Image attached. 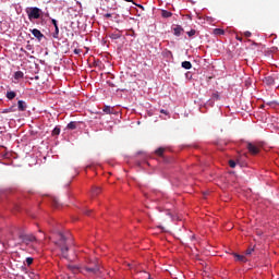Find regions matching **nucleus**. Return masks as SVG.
Wrapping results in <instances>:
<instances>
[{
  "mask_svg": "<svg viewBox=\"0 0 279 279\" xmlns=\"http://www.w3.org/2000/svg\"><path fill=\"white\" fill-rule=\"evenodd\" d=\"M155 154L157 156H162L165 154V148L163 147H159L158 149L155 150Z\"/></svg>",
  "mask_w": 279,
  "mask_h": 279,
  "instance_id": "nucleus-22",
  "label": "nucleus"
},
{
  "mask_svg": "<svg viewBox=\"0 0 279 279\" xmlns=\"http://www.w3.org/2000/svg\"><path fill=\"white\" fill-rule=\"evenodd\" d=\"M31 33L35 38H37V40H43V38H45V35L40 33V31H38L37 28L31 29Z\"/></svg>",
  "mask_w": 279,
  "mask_h": 279,
  "instance_id": "nucleus-8",
  "label": "nucleus"
},
{
  "mask_svg": "<svg viewBox=\"0 0 279 279\" xmlns=\"http://www.w3.org/2000/svg\"><path fill=\"white\" fill-rule=\"evenodd\" d=\"M57 236L58 241L54 242V245H58L63 258H69V245L66 244V236L62 232H59Z\"/></svg>",
  "mask_w": 279,
  "mask_h": 279,
  "instance_id": "nucleus-1",
  "label": "nucleus"
},
{
  "mask_svg": "<svg viewBox=\"0 0 279 279\" xmlns=\"http://www.w3.org/2000/svg\"><path fill=\"white\" fill-rule=\"evenodd\" d=\"M102 111L105 112V114H113L114 113L112 107H110V106H105L102 108Z\"/></svg>",
  "mask_w": 279,
  "mask_h": 279,
  "instance_id": "nucleus-14",
  "label": "nucleus"
},
{
  "mask_svg": "<svg viewBox=\"0 0 279 279\" xmlns=\"http://www.w3.org/2000/svg\"><path fill=\"white\" fill-rule=\"evenodd\" d=\"M52 136H60V128L56 126V128L52 130Z\"/></svg>",
  "mask_w": 279,
  "mask_h": 279,
  "instance_id": "nucleus-23",
  "label": "nucleus"
},
{
  "mask_svg": "<svg viewBox=\"0 0 279 279\" xmlns=\"http://www.w3.org/2000/svg\"><path fill=\"white\" fill-rule=\"evenodd\" d=\"M17 108H19L20 112H25V110H27V105L25 104V101L19 100Z\"/></svg>",
  "mask_w": 279,
  "mask_h": 279,
  "instance_id": "nucleus-9",
  "label": "nucleus"
},
{
  "mask_svg": "<svg viewBox=\"0 0 279 279\" xmlns=\"http://www.w3.org/2000/svg\"><path fill=\"white\" fill-rule=\"evenodd\" d=\"M173 32H174V36H181V35H182V32H184V28H182V26H180V25H177V26L173 28Z\"/></svg>",
  "mask_w": 279,
  "mask_h": 279,
  "instance_id": "nucleus-11",
  "label": "nucleus"
},
{
  "mask_svg": "<svg viewBox=\"0 0 279 279\" xmlns=\"http://www.w3.org/2000/svg\"><path fill=\"white\" fill-rule=\"evenodd\" d=\"M51 23H52V25H54V27H56V25H58V21L57 20H51Z\"/></svg>",
  "mask_w": 279,
  "mask_h": 279,
  "instance_id": "nucleus-33",
  "label": "nucleus"
},
{
  "mask_svg": "<svg viewBox=\"0 0 279 279\" xmlns=\"http://www.w3.org/2000/svg\"><path fill=\"white\" fill-rule=\"evenodd\" d=\"M181 66H182L183 69H186L187 71H189L190 69H193V64L191 63V61H183V62L181 63Z\"/></svg>",
  "mask_w": 279,
  "mask_h": 279,
  "instance_id": "nucleus-13",
  "label": "nucleus"
},
{
  "mask_svg": "<svg viewBox=\"0 0 279 279\" xmlns=\"http://www.w3.org/2000/svg\"><path fill=\"white\" fill-rule=\"evenodd\" d=\"M165 54H166L167 57L170 56V58H173V52H171V50H166Z\"/></svg>",
  "mask_w": 279,
  "mask_h": 279,
  "instance_id": "nucleus-27",
  "label": "nucleus"
},
{
  "mask_svg": "<svg viewBox=\"0 0 279 279\" xmlns=\"http://www.w3.org/2000/svg\"><path fill=\"white\" fill-rule=\"evenodd\" d=\"M60 37V28L58 27V25L54 26V32L52 34V38L58 39Z\"/></svg>",
  "mask_w": 279,
  "mask_h": 279,
  "instance_id": "nucleus-16",
  "label": "nucleus"
},
{
  "mask_svg": "<svg viewBox=\"0 0 279 279\" xmlns=\"http://www.w3.org/2000/svg\"><path fill=\"white\" fill-rule=\"evenodd\" d=\"M84 215H90V210H85Z\"/></svg>",
  "mask_w": 279,
  "mask_h": 279,
  "instance_id": "nucleus-35",
  "label": "nucleus"
},
{
  "mask_svg": "<svg viewBox=\"0 0 279 279\" xmlns=\"http://www.w3.org/2000/svg\"><path fill=\"white\" fill-rule=\"evenodd\" d=\"M25 12L29 21H37L40 19V16H43V10L37 7H28L25 9Z\"/></svg>",
  "mask_w": 279,
  "mask_h": 279,
  "instance_id": "nucleus-2",
  "label": "nucleus"
},
{
  "mask_svg": "<svg viewBox=\"0 0 279 279\" xmlns=\"http://www.w3.org/2000/svg\"><path fill=\"white\" fill-rule=\"evenodd\" d=\"M101 193V187H99V186H94L93 189H92V196L93 197H97V195H99Z\"/></svg>",
  "mask_w": 279,
  "mask_h": 279,
  "instance_id": "nucleus-12",
  "label": "nucleus"
},
{
  "mask_svg": "<svg viewBox=\"0 0 279 279\" xmlns=\"http://www.w3.org/2000/svg\"><path fill=\"white\" fill-rule=\"evenodd\" d=\"M173 14L171 13V12H169V11H167V10H162L161 11V16L163 17V19H170V16H172Z\"/></svg>",
  "mask_w": 279,
  "mask_h": 279,
  "instance_id": "nucleus-17",
  "label": "nucleus"
},
{
  "mask_svg": "<svg viewBox=\"0 0 279 279\" xmlns=\"http://www.w3.org/2000/svg\"><path fill=\"white\" fill-rule=\"evenodd\" d=\"M32 263H34V258L27 257L26 258V264L29 266V265H32Z\"/></svg>",
  "mask_w": 279,
  "mask_h": 279,
  "instance_id": "nucleus-26",
  "label": "nucleus"
},
{
  "mask_svg": "<svg viewBox=\"0 0 279 279\" xmlns=\"http://www.w3.org/2000/svg\"><path fill=\"white\" fill-rule=\"evenodd\" d=\"M66 128L68 130H77V122H70Z\"/></svg>",
  "mask_w": 279,
  "mask_h": 279,
  "instance_id": "nucleus-20",
  "label": "nucleus"
},
{
  "mask_svg": "<svg viewBox=\"0 0 279 279\" xmlns=\"http://www.w3.org/2000/svg\"><path fill=\"white\" fill-rule=\"evenodd\" d=\"M82 271H86L87 274H93V276H98V274H101V268L97 263L89 262V265L82 268Z\"/></svg>",
  "mask_w": 279,
  "mask_h": 279,
  "instance_id": "nucleus-4",
  "label": "nucleus"
},
{
  "mask_svg": "<svg viewBox=\"0 0 279 279\" xmlns=\"http://www.w3.org/2000/svg\"><path fill=\"white\" fill-rule=\"evenodd\" d=\"M126 3H134V0H124Z\"/></svg>",
  "mask_w": 279,
  "mask_h": 279,
  "instance_id": "nucleus-34",
  "label": "nucleus"
},
{
  "mask_svg": "<svg viewBox=\"0 0 279 279\" xmlns=\"http://www.w3.org/2000/svg\"><path fill=\"white\" fill-rule=\"evenodd\" d=\"M19 239H21V241L23 243H25L26 245H29V243H40V241H38V239H36V235H34L32 233L20 232Z\"/></svg>",
  "mask_w": 279,
  "mask_h": 279,
  "instance_id": "nucleus-3",
  "label": "nucleus"
},
{
  "mask_svg": "<svg viewBox=\"0 0 279 279\" xmlns=\"http://www.w3.org/2000/svg\"><path fill=\"white\" fill-rule=\"evenodd\" d=\"M233 256L238 263H245L247 260V257L239 255L238 253H233Z\"/></svg>",
  "mask_w": 279,
  "mask_h": 279,
  "instance_id": "nucleus-10",
  "label": "nucleus"
},
{
  "mask_svg": "<svg viewBox=\"0 0 279 279\" xmlns=\"http://www.w3.org/2000/svg\"><path fill=\"white\" fill-rule=\"evenodd\" d=\"M263 82L266 84V86H274L276 84V77L268 75L263 78Z\"/></svg>",
  "mask_w": 279,
  "mask_h": 279,
  "instance_id": "nucleus-6",
  "label": "nucleus"
},
{
  "mask_svg": "<svg viewBox=\"0 0 279 279\" xmlns=\"http://www.w3.org/2000/svg\"><path fill=\"white\" fill-rule=\"evenodd\" d=\"M68 269L70 270V271H72V274H82L83 272V268H80L78 266H76V265H73V264H69L68 265Z\"/></svg>",
  "mask_w": 279,
  "mask_h": 279,
  "instance_id": "nucleus-7",
  "label": "nucleus"
},
{
  "mask_svg": "<svg viewBox=\"0 0 279 279\" xmlns=\"http://www.w3.org/2000/svg\"><path fill=\"white\" fill-rule=\"evenodd\" d=\"M229 166L231 169H234V167H236V162L234 160H229Z\"/></svg>",
  "mask_w": 279,
  "mask_h": 279,
  "instance_id": "nucleus-25",
  "label": "nucleus"
},
{
  "mask_svg": "<svg viewBox=\"0 0 279 279\" xmlns=\"http://www.w3.org/2000/svg\"><path fill=\"white\" fill-rule=\"evenodd\" d=\"M111 17H112V14H110V13L105 14V19H111Z\"/></svg>",
  "mask_w": 279,
  "mask_h": 279,
  "instance_id": "nucleus-31",
  "label": "nucleus"
},
{
  "mask_svg": "<svg viewBox=\"0 0 279 279\" xmlns=\"http://www.w3.org/2000/svg\"><path fill=\"white\" fill-rule=\"evenodd\" d=\"M236 40H243L241 37H236Z\"/></svg>",
  "mask_w": 279,
  "mask_h": 279,
  "instance_id": "nucleus-36",
  "label": "nucleus"
},
{
  "mask_svg": "<svg viewBox=\"0 0 279 279\" xmlns=\"http://www.w3.org/2000/svg\"><path fill=\"white\" fill-rule=\"evenodd\" d=\"M109 38L112 40H119V38H121V33H112L109 35Z\"/></svg>",
  "mask_w": 279,
  "mask_h": 279,
  "instance_id": "nucleus-19",
  "label": "nucleus"
},
{
  "mask_svg": "<svg viewBox=\"0 0 279 279\" xmlns=\"http://www.w3.org/2000/svg\"><path fill=\"white\" fill-rule=\"evenodd\" d=\"M24 76L25 74L23 73V71H16L14 73V80H23Z\"/></svg>",
  "mask_w": 279,
  "mask_h": 279,
  "instance_id": "nucleus-15",
  "label": "nucleus"
},
{
  "mask_svg": "<svg viewBox=\"0 0 279 279\" xmlns=\"http://www.w3.org/2000/svg\"><path fill=\"white\" fill-rule=\"evenodd\" d=\"M196 33L197 32L195 29H191L190 32H187V36H190V38H191V37L195 36Z\"/></svg>",
  "mask_w": 279,
  "mask_h": 279,
  "instance_id": "nucleus-24",
  "label": "nucleus"
},
{
  "mask_svg": "<svg viewBox=\"0 0 279 279\" xmlns=\"http://www.w3.org/2000/svg\"><path fill=\"white\" fill-rule=\"evenodd\" d=\"M160 113H161V114H166V117H167V116L169 114V111H168V110H165V109H161V110H160Z\"/></svg>",
  "mask_w": 279,
  "mask_h": 279,
  "instance_id": "nucleus-30",
  "label": "nucleus"
},
{
  "mask_svg": "<svg viewBox=\"0 0 279 279\" xmlns=\"http://www.w3.org/2000/svg\"><path fill=\"white\" fill-rule=\"evenodd\" d=\"M14 97H16V93H14V92H8L7 93V98L8 99L12 100V99H14Z\"/></svg>",
  "mask_w": 279,
  "mask_h": 279,
  "instance_id": "nucleus-21",
  "label": "nucleus"
},
{
  "mask_svg": "<svg viewBox=\"0 0 279 279\" xmlns=\"http://www.w3.org/2000/svg\"><path fill=\"white\" fill-rule=\"evenodd\" d=\"M252 252H254V248L246 250V252H245L246 256H250V254H252Z\"/></svg>",
  "mask_w": 279,
  "mask_h": 279,
  "instance_id": "nucleus-29",
  "label": "nucleus"
},
{
  "mask_svg": "<svg viewBox=\"0 0 279 279\" xmlns=\"http://www.w3.org/2000/svg\"><path fill=\"white\" fill-rule=\"evenodd\" d=\"M246 147H247L250 154H253V156H256V154H258V151H260V148H258V146H256L252 143H247Z\"/></svg>",
  "mask_w": 279,
  "mask_h": 279,
  "instance_id": "nucleus-5",
  "label": "nucleus"
},
{
  "mask_svg": "<svg viewBox=\"0 0 279 279\" xmlns=\"http://www.w3.org/2000/svg\"><path fill=\"white\" fill-rule=\"evenodd\" d=\"M35 80H39V77H38V76H35Z\"/></svg>",
  "mask_w": 279,
  "mask_h": 279,
  "instance_id": "nucleus-37",
  "label": "nucleus"
},
{
  "mask_svg": "<svg viewBox=\"0 0 279 279\" xmlns=\"http://www.w3.org/2000/svg\"><path fill=\"white\" fill-rule=\"evenodd\" d=\"M244 36H245V38H250L252 36V33L246 31V32H244Z\"/></svg>",
  "mask_w": 279,
  "mask_h": 279,
  "instance_id": "nucleus-28",
  "label": "nucleus"
},
{
  "mask_svg": "<svg viewBox=\"0 0 279 279\" xmlns=\"http://www.w3.org/2000/svg\"><path fill=\"white\" fill-rule=\"evenodd\" d=\"M81 51H82V50H80V49H74V53H75L76 56H80Z\"/></svg>",
  "mask_w": 279,
  "mask_h": 279,
  "instance_id": "nucleus-32",
  "label": "nucleus"
},
{
  "mask_svg": "<svg viewBox=\"0 0 279 279\" xmlns=\"http://www.w3.org/2000/svg\"><path fill=\"white\" fill-rule=\"evenodd\" d=\"M214 34L216 36H223L226 34V31L221 29V28H215L214 29Z\"/></svg>",
  "mask_w": 279,
  "mask_h": 279,
  "instance_id": "nucleus-18",
  "label": "nucleus"
}]
</instances>
